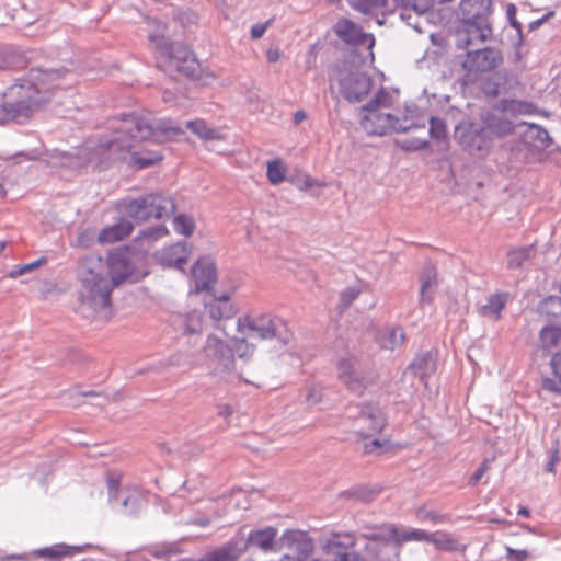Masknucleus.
<instances>
[{
	"instance_id": "37998d69",
	"label": "nucleus",
	"mask_w": 561,
	"mask_h": 561,
	"mask_svg": "<svg viewBox=\"0 0 561 561\" xmlns=\"http://www.w3.org/2000/svg\"><path fill=\"white\" fill-rule=\"evenodd\" d=\"M242 496V492H238L236 494H232L230 496L222 497L217 504L220 503L224 504L225 508L221 513H216L218 517H222L227 515L230 512V507H237L240 503V497Z\"/></svg>"
},
{
	"instance_id": "6ab92c4d",
	"label": "nucleus",
	"mask_w": 561,
	"mask_h": 561,
	"mask_svg": "<svg viewBox=\"0 0 561 561\" xmlns=\"http://www.w3.org/2000/svg\"><path fill=\"white\" fill-rule=\"evenodd\" d=\"M388 530V525L377 526L374 528H369L366 533L362 534V538H364L367 542L364 547L366 557L371 560H377L380 558L382 550L386 546L392 541L391 537L383 538L382 535H386Z\"/></svg>"
},
{
	"instance_id": "603ef678",
	"label": "nucleus",
	"mask_w": 561,
	"mask_h": 561,
	"mask_svg": "<svg viewBox=\"0 0 561 561\" xmlns=\"http://www.w3.org/2000/svg\"><path fill=\"white\" fill-rule=\"evenodd\" d=\"M41 261H35L20 267H16L10 272L11 277H18L39 266Z\"/></svg>"
},
{
	"instance_id": "e2e57ef3",
	"label": "nucleus",
	"mask_w": 561,
	"mask_h": 561,
	"mask_svg": "<svg viewBox=\"0 0 561 561\" xmlns=\"http://www.w3.org/2000/svg\"><path fill=\"white\" fill-rule=\"evenodd\" d=\"M218 414L227 419L232 414V409L229 405H220L218 408Z\"/></svg>"
},
{
	"instance_id": "f03ea898",
	"label": "nucleus",
	"mask_w": 561,
	"mask_h": 561,
	"mask_svg": "<svg viewBox=\"0 0 561 561\" xmlns=\"http://www.w3.org/2000/svg\"><path fill=\"white\" fill-rule=\"evenodd\" d=\"M78 275L82 311L88 310L100 317L108 313L114 287L124 280L137 282L140 278L134 271L128 253L121 250L110 253L106 265L100 256H85L79 264Z\"/></svg>"
},
{
	"instance_id": "bb28decb",
	"label": "nucleus",
	"mask_w": 561,
	"mask_h": 561,
	"mask_svg": "<svg viewBox=\"0 0 561 561\" xmlns=\"http://www.w3.org/2000/svg\"><path fill=\"white\" fill-rule=\"evenodd\" d=\"M377 343L383 350L393 351L405 341V333L401 327H386L377 334Z\"/></svg>"
},
{
	"instance_id": "ddd939ff",
	"label": "nucleus",
	"mask_w": 561,
	"mask_h": 561,
	"mask_svg": "<svg viewBox=\"0 0 561 561\" xmlns=\"http://www.w3.org/2000/svg\"><path fill=\"white\" fill-rule=\"evenodd\" d=\"M108 502L119 501L118 512L131 515L137 512L144 501V494L137 486L119 490V478L113 473L107 478Z\"/></svg>"
},
{
	"instance_id": "f3484780",
	"label": "nucleus",
	"mask_w": 561,
	"mask_h": 561,
	"mask_svg": "<svg viewBox=\"0 0 561 561\" xmlns=\"http://www.w3.org/2000/svg\"><path fill=\"white\" fill-rule=\"evenodd\" d=\"M339 379L355 393H360L365 388V381L357 367V362L353 356H346L340 359L337 364Z\"/></svg>"
},
{
	"instance_id": "680f3d73",
	"label": "nucleus",
	"mask_w": 561,
	"mask_h": 561,
	"mask_svg": "<svg viewBox=\"0 0 561 561\" xmlns=\"http://www.w3.org/2000/svg\"><path fill=\"white\" fill-rule=\"evenodd\" d=\"M266 58L270 62H276L280 58L278 48H270L266 53Z\"/></svg>"
},
{
	"instance_id": "052dcab7",
	"label": "nucleus",
	"mask_w": 561,
	"mask_h": 561,
	"mask_svg": "<svg viewBox=\"0 0 561 561\" xmlns=\"http://www.w3.org/2000/svg\"><path fill=\"white\" fill-rule=\"evenodd\" d=\"M306 400L310 403H317L320 401V394L316 388H311L308 390Z\"/></svg>"
},
{
	"instance_id": "aec40b11",
	"label": "nucleus",
	"mask_w": 561,
	"mask_h": 561,
	"mask_svg": "<svg viewBox=\"0 0 561 561\" xmlns=\"http://www.w3.org/2000/svg\"><path fill=\"white\" fill-rule=\"evenodd\" d=\"M170 323L182 335L199 334L203 330V316L197 310L174 313L170 318Z\"/></svg>"
},
{
	"instance_id": "4c0bfd02",
	"label": "nucleus",
	"mask_w": 561,
	"mask_h": 561,
	"mask_svg": "<svg viewBox=\"0 0 561 561\" xmlns=\"http://www.w3.org/2000/svg\"><path fill=\"white\" fill-rule=\"evenodd\" d=\"M540 312L547 318L561 321V296H550L540 305Z\"/></svg>"
},
{
	"instance_id": "a878e982",
	"label": "nucleus",
	"mask_w": 561,
	"mask_h": 561,
	"mask_svg": "<svg viewBox=\"0 0 561 561\" xmlns=\"http://www.w3.org/2000/svg\"><path fill=\"white\" fill-rule=\"evenodd\" d=\"M383 538L391 537L392 541L398 546H402L408 541H426L428 539V533L421 529H403L398 528L394 525H388V530Z\"/></svg>"
},
{
	"instance_id": "393cba45",
	"label": "nucleus",
	"mask_w": 561,
	"mask_h": 561,
	"mask_svg": "<svg viewBox=\"0 0 561 561\" xmlns=\"http://www.w3.org/2000/svg\"><path fill=\"white\" fill-rule=\"evenodd\" d=\"M133 224L126 218H121L114 225L103 228L98 240L102 244L114 243L129 236Z\"/></svg>"
},
{
	"instance_id": "5fc2aeb1",
	"label": "nucleus",
	"mask_w": 561,
	"mask_h": 561,
	"mask_svg": "<svg viewBox=\"0 0 561 561\" xmlns=\"http://www.w3.org/2000/svg\"><path fill=\"white\" fill-rule=\"evenodd\" d=\"M430 122H431L430 134L434 138H437V139L442 138V136L444 135V128H443L442 122L437 121L435 118H431Z\"/></svg>"
},
{
	"instance_id": "7c9ffc66",
	"label": "nucleus",
	"mask_w": 561,
	"mask_h": 561,
	"mask_svg": "<svg viewBox=\"0 0 561 561\" xmlns=\"http://www.w3.org/2000/svg\"><path fill=\"white\" fill-rule=\"evenodd\" d=\"M552 378L546 377L542 379V390L551 393H561V353H557L550 360Z\"/></svg>"
},
{
	"instance_id": "864d4df0",
	"label": "nucleus",
	"mask_w": 561,
	"mask_h": 561,
	"mask_svg": "<svg viewBox=\"0 0 561 561\" xmlns=\"http://www.w3.org/2000/svg\"><path fill=\"white\" fill-rule=\"evenodd\" d=\"M270 24H271V21H266L265 23L254 24L251 28L252 38H254V39L261 38L264 35V33L266 32Z\"/></svg>"
},
{
	"instance_id": "e433bc0d",
	"label": "nucleus",
	"mask_w": 561,
	"mask_h": 561,
	"mask_svg": "<svg viewBox=\"0 0 561 561\" xmlns=\"http://www.w3.org/2000/svg\"><path fill=\"white\" fill-rule=\"evenodd\" d=\"M427 542H432L438 549L455 551L460 547L459 541L449 534L446 533H434L428 534Z\"/></svg>"
},
{
	"instance_id": "c9c22d12",
	"label": "nucleus",
	"mask_w": 561,
	"mask_h": 561,
	"mask_svg": "<svg viewBox=\"0 0 561 561\" xmlns=\"http://www.w3.org/2000/svg\"><path fill=\"white\" fill-rule=\"evenodd\" d=\"M248 336L232 339V354L237 355L239 359L249 360L253 357L255 345L248 342Z\"/></svg>"
},
{
	"instance_id": "69168bd1",
	"label": "nucleus",
	"mask_w": 561,
	"mask_h": 561,
	"mask_svg": "<svg viewBox=\"0 0 561 561\" xmlns=\"http://www.w3.org/2000/svg\"><path fill=\"white\" fill-rule=\"evenodd\" d=\"M515 11H516V9H515V7L513 4H510L507 7V15L510 16V19L512 21V25L514 27H519V24L516 21H513V16L515 15Z\"/></svg>"
},
{
	"instance_id": "49530a36",
	"label": "nucleus",
	"mask_w": 561,
	"mask_h": 561,
	"mask_svg": "<svg viewBox=\"0 0 561 561\" xmlns=\"http://www.w3.org/2000/svg\"><path fill=\"white\" fill-rule=\"evenodd\" d=\"M493 459H484L480 467L474 471V473L470 477L469 483L471 485H476L484 476V473L490 469V465Z\"/></svg>"
},
{
	"instance_id": "2eb2a0df",
	"label": "nucleus",
	"mask_w": 561,
	"mask_h": 561,
	"mask_svg": "<svg viewBox=\"0 0 561 561\" xmlns=\"http://www.w3.org/2000/svg\"><path fill=\"white\" fill-rule=\"evenodd\" d=\"M489 130L469 122L456 126L455 138L469 152H483L489 148Z\"/></svg>"
},
{
	"instance_id": "20e7f679",
	"label": "nucleus",
	"mask_w": 561,
	"mask_h": 561,
	"mask_svg": "<svg viewBox=\"0 0 561 561\" xmlns=\"http://www.w3.org/2000/svg\"><path fill=\"white\" fill-rule=\"evenodd\" d=\"M392 103L393 95L380 89L363 107L360 125L367 134L382 136L390 131L407 133L413 128H425L426 117L415 106H407L398 115L388 111Z\"/></svg>"
},
{
	"instance_id": "4be33fe9",
	"label": "nucleus",
	"mask_w": 561,
	"mask_h": 561,
	"mask_svg": "<svg viewBox=\"0 0 561 561\" xmlns=\"http://www.w3.org/2000/svg\"><path fill=\"white\" fill-rule=\"evenodd\" d=\"M205 308L209 317L215 321L229 320L238 312V308L227 294L214 297L209 302L205 304Z\"/></svg>"
},
{
	"instance_id": "f257e3e1",
	"label": "nucleus",
	"mask_w": 561,
	"mask_h": 561,
	"mask_svg": "<svg viewBox=\"0 0 561 561\" xmlns=\"http://www.w3.org/2000/svg\"><path fill=\"white\" fill-rule=\"evenodd\" d=\"M181 128L170 121H158L149 114H130L112 124V131L94 148L84 146L73 153L54 151L51 164L70 169L91 165L106 168L111 162L122 161L129 167L144 169L162 159L157 151L142 150L141 142L161 141L167 135H178Z\"/></svg>"
},
{
	"instance_id": "412c9836",
	"label": "nucleus",
	"mask_w": 561,
	"mask_h": 561,
	"mask_svg": "<svg viewBox=\"0 0 561 561\" xmlns=\"http://www.w3.org/2000/svg\"><path fill=\"white\" fill-rule=\"evenodd\" d=\"M190 253L191 249L186 242H178L163 248L158 252L157 257L164 266L182 268Z\"/></svg>"
},
{
	"instance_id": "c756f323",
	"label": "nucleus",
	"mask_w": 561,
	"mask_h": 561,
	"mask_svg": "<svg viewBox=\"0 0 561 561\" xmlns=\"http://www.w3.org/2000/svg\"><path fill=\"white\" fill-rule=\"evenodd\" d=\"M508 295L506 293H495L491 295L486 302L481 306L480 313L492 320L496 321L501 318V311L507 304Z\"/></svg>"
},
{
	"instance_id": "bf43d9fd",
	"label": "nucleus",
	"mask_w": 561,
	"mask_h": 561,
	"mask_svg": "<svg viewBox=\"0 0 561 561\" xmlns=\"http://www.w3.org/2000/svg\"><path fill=\"white\" fill-rule=\"evenodd\" d=\"M19 156H24L27 160H35L41 158L42 151L38 148H34L28 151L20 152Z\"/></svg>"
},
{
	"instance_id": "5701e85b",
	"label": "nucleus",
	"mask_w": 561,
	"mask_h": 561,
	"mask_svg": "<svg viewBox=\"0 0 561 561\" xmlns=\"http://www.w3.org/2000/svg\"><path fill=\"white\" fill-rule=\"evenodd\" d=\"M436 352L427 351L417 355L409 366L408 370L417 376L426 386L427 383L425 379L436 370Z\"/></svg>"
},
{
	"instance_id": "a19ab883",
	"label": "nucleus",
	"mask_w": 561,
	"mask_h": 561,
	"mask_svg": "<svg viewBox=\"0 0 561 561\" xmlns=\"http://www.w3.org/2000/svg\"><path fill=\"white\" fill-rule=\"evenodd\" d=\"M174 230L178 233L184 234L186 237L191 236L195 229V224L192 217L186 215H179L173 220Z\"/></svg>"
},
{
	"instance_id": "c85d7f7f",
	"label": "nucleus",
	"mask_w": 561,
	"mask_h": 561,
	"mask_svg": "<svg viewBox=\"0 0 561 561\" xmlns=\"http://www.w3.org/2000/svg\"><path fill=\"white\" fill-rule=\"evenodd\" d=\"M348 4L363 14L381 12L382 14L393 12L391 0H347Z\"/></svg>"
},
{
	"instance_id": "423d86ee",
	"label": "nucleus",
	"mask_w": 561,
	"mask_h": 561,
	"mask_svg": "<svg viewBox=\"0 0 561 561\" xmlns=\"http://www.w3.org/2000/svg\"><path fill=\"white\" fill-rule=\"evenodd\" d=\"M491 0H460L456 16L459 25L455 32V45L466 46L478 39H490L492 26L489 15Z\"/></svg>"
},
{
	"instance_id": "8fccbe9b",
	"label": "nucleus",
	"mask_w": 561,
	"mask_h": 561,
	"mask_svg": "<svg viewBox=\"0 0 561 561\" xmlns=\"http://www.w3.org/2000/svg\"><path fill=\"white\" fill-rule=\"evenodd\" d=\"M506 557L510 561H526L529 558V552L525 549L517 550L506 547Z\"/></svg>"
},
{
	"instance_id": "0e129e2a",
	"label": "nucleus",
	"mask_w": 561,
	"mask_h": 561,
	"mask_svg": "<svg viewBox=\"0 0 561 561\" xmlns=\"http://www.w3.org/2000/svg\"><path fill=\"white\" fill-rule=\"evenodd\" d=\"M182 360V356L179 354L172 355L165 365L168 366H180Z\"/></svg>"
},
{
	"instance_id": "338daca9",
	"label": "nucleus",
	"mask_w": 561,
	"mask_h": 561,
	"mask_svg": "<svg viewBox=\"0 0 561 561\" xmlns=\"http://www.w3.org/2000/svg\"><path fill=\"white\" fill-rule=\"evenodd\" d=\"M13 66V61L4 58V55L2 51H0V69L1 68H7V67H12Z\"/></svg>"
},
{
	"instance_id": "de8ad7c7",
	"label": "nucleus",
	"mask_w": 561,
	"mask_h": 561,
	"mask_svg": "<svg viewBox=\"0 0 561 561\" xmlns=\"http://www.w3.org/2000/svg\"><path fill=\"white\" fill-rule=\"evenodd\" d=\"M489 127L497 135H507L513 130L512 123L506 119H499L497 124L493 121Z\"/></svg>"
},
{
	"instance_id": "3c124183",
	"label": "nucleus",
	"mask_w": 561,
	"mask_h": 561,
	"mask_svg": "<svg viewBox=\"0 0 561 561\" xmlns=\"http://www.w3.org/2000/svg\"><path fill=\"white\" fill-rule=\"evenodd\" d=\"M529 133L531 134L533 137L537 138L541 142L542 146H545V147L548 146V141H550V137L546 129H543L539 126H536V125H531L529 128Z\"/></svg>"
},
{
	"instance_id": "9d476101",
	"label": "nucleus",
	"mask_w": 561,
	"mask_h": 561,
	"mask_svg": "<svg viewBox=\"0 0 561 561\" xmlns=\"http://www.w3.org/2000/svg\"><path fill=\"white\" fill-rule=\"evenodd\" d=\"M386 425V420L381 410L375 404H366L360 408L354 416V433L362 439H369L364 444V451L367 454H381L387 439L374 438Z\"/></svg>"
},
{
	"instance_id": "b1692460",
	"label": "nucleus",
	"mask_w": 561,
	"mask_h": 561,
	"mask_svg": "<svg viewBox=\"0 0 561 561\" xmlns=\"http://www.w3.org/2000/svg\"><path fill=\"white\" fill-rule=\"evenodd\" d=\"M276 537V530L272 527H267L264 529L251 531L248 539H244L243 537H237L233 538L228 543H236L238 541H243L245 543V550L248 547L255 546L262 550H270L273 547L274 539Z\"/></svg>"
},
{
	"instance_id": "6e6d98bb",
	"label": "nucleus",
	"mask_w": 561,
	"mask_h": 561,
	"mask_svg": "<svg viewBox=\"0 0 561 561\" xmlns=\"http://www.w3.org/2000/svg\"><path fill=\"white\" fill-rule=\"evenodd\" d=\"M165 554H167V552L163 549L150 548L149 550H147V552L144 556H141V559L144 561H150L149 557H152V558H156L157 560L161 561L164 559Z\"/></svg>"
},
{
	"instance_id": "09e8293b",
	"label": "nucleus",
	"mask_w": 561,
	"mask_h": 561,
	"mask_svg": "<svg viewBox=\"0 0 561 561\" xmlns=\"http://www.w3.org/2000/svg\"><path fill=\"white\" fill-rule=\"evenodd\" d=\"M359 295V289L356 287H348L341 293V304L347 308Z\"/></svg>"
},
{
	"instance_id": "774afa93",
	"label": "nucleus",
	"mask_w": 561,
	"mask_h": 561,
	"mask_svg": "<svg viewBox=\"0 0 561 561\" xmlns=\"http://www.w3.org/2000/svg\"><path fill=\"white\" fill-rule=\"evenodd\" d=\"M304 119H306V113L302 112V111H298L296 112L295 114V123L296 124H299L300 122H302Z\"/></svg>"
},
{
	"instance_id": "72a5a7b5",
	"label": "nucleus",
	"mask_w": 561,
	"mask_h": 561,
	"mask_svg": "<svg viewBox=\"0 0 561 561\" xmlns=\"http://www.w3.org/2000/svg\"><path fill=\"white\" fill-rule=\"evenodd\" d=\"M186 127L193 134L205 140H217L222 138L219 129L209 127L203 119L188 121L186 123Z\"/></svg>"
},
{
	"instance_id": "39448f33",
	"label": "nucleus",
	"mask_w": 561,
	"mask_h": 561,
	"mask_svg": "<svg viewBox=\"0 0 561 561\" xmlns=\"http://www.w3.org/2000/svg\"><path fill=\"white\" fill-rule=\"evenodd\" d=\"M148 39L156 48L159 67L167 73L192 76L197 68L193 53L181 43H170L164 37L165 24L154 19H147Z\"/></svg>"
},
{
	"instance_id": "4d7b16f0",
	"label": "nucleus",
	"mask_w": 561,
	"mask_h": 561,
	"mask_svg": "<svg viewBox=\"0 0 561 561\" xmlns=\"http://www.w3.org/2000/svg\"><path fill=\"white\" fill-rule=\"evenodd\" d=\"M427 140L426 139H412L409 145L405 147L408 150H421L427 147Z\"/></svg>"
},
{
	"instance_id": "1a4fd4ad",
	"label": "nucleus",
	"mask_w": 561,
	"mask_h": 561,
	"mask_svg": "<svg viewBox=\"0 0 561 561\" xmlns=\"http://www.w3.org/2000/svg\"><path fill=\"white\" fill-rule=\"evenodd\" d=\"M238 333L260 340L277 339L283 345L291 340L286 323L272 313L245 314L237 320Z\"/></svg>"
},
{
	"instance_id": "ea45409f",
	"label": "nucleus",
	"mask_w": 561,
	"mask_h": 561,
	"mask_svg": "<svg viewBox=\"0 0 561 561\" xmlns=\"http://www.w3.org/2000/svg\"><path fill=\"white\" fill-rule=\"evenodd\" d=\"M436 272L432 266L426 267L421 275L420 300L421 302L430 301L431 296L428 289L435 284Z\"/></svg>"
},
{
	"instance_id": "f704fd0d",
	"label": "nucleus",
	"mask_w": 561,
	"mask_h": 561,
	"mask_svg": "<svg viewBox=\"0 0 561 561\" xmlns=\"http://www.w3.org/2000/svg\"><path fill=\"white\" fill-rule=\"evenodd\" d=\"M534 255L535 250L533 245L512 249L507 253V266L508 268H519L524 262L530 260Z\"/></svg>"
},
{
	"instance_id": "a211bd4d",
	"label": "nucleus",
	"mask_w": 561,
	"mask_h": 561,
	"mask_svg": "<svg viewBox=\"0 0 561 561\" xmlns=\"http://www.w3.org/2000/svg\"><path fill=\"white\" fill-rule=\"evenodd\" d=\"M194 287L192 291L207 290L216 282L217 273L215 263L210 259H201L192 267Z\"/></svg>"
},
{
	"instance_id": "a18cd8bd",
	"label": "nucleus",
	"mask_w": 561,
	"mask_h": 561,
	"mask_svg": "<svg viewBox=\"0 0 561 561\" xmlns=\"http://www.w3.org/2000/svg\"><path fill=\"white\" fill-rule=\"evenodd\" d=\"M376 493H377V491L368 490L365 488L355 489L353 491L347 492V494L350 496H353L362 502H370L374 499Z\"/></svg>"
},
{
	"instance_id": "58836bf2",
	"label": "nucleus",
	"mask_w": 561,
	"mask_h": 561,
	"mask_svg": "<svg viewBox=\"0 0 561 561\" xmlns=\"http://www.w3.org/2000/svg\"><path fill=\"white\" fill-rule=\"evenodd\" d=\"M286 171V165L280 159H275L267 162L266 176L268 181L274 185L284 181Z\"/></svg>"
},
{
	"instance_id": "0eeeda50",
	"label": "nucleus",
	"mask_w": 561,
	"mask_h": 561,
	"mask_svg": "<svg viewBox=\"0 0 561 561\" xmlns=\"http://www.w3.org/2000/svg\"><path fill=\"white\" fill-rule=\"evenodd\" d=\"M489 39H478L466 46L455 45L458 54L457 59L463 71V82L466 84L477 82L482 75L495 70L502 62V53L494 47H481Z\"/></svg>"
},
{
	"instance_id": "9b49d317",
	"label": "nucleus",
	"mask_w": 561,
	"mask_h": 561,
	"mask_svg": "<svg viewBox=\"0 0 561 561\" xmlns=\"http://www.w3.org/2000/svg\"><path fill=\"white\" fill-rule=\"evenodd\" d=\"M331 89L337 88L350 102L360 101L371 89V79L346 62L336 65L330 75Z\"/></svg>"
},
{
	"instance_id": "79ce46f5",
	"label": "nucleus",
	"mask_w": 561,
	"mask_h": 561,
	"mask_svg": "<svg viewBox=\"0 0 561 561\" xmlns=\"http://www.w3.org/2000/svg\"><path fill=\"white\" fill-rule=\"evenodd\" d=\"M75 547H66V546H54L49 548H44L38 550V556L44 558H49L51 560H58L62 556H70L72 550H76Z\"/></svg>"
},
{
	"instance_id": "4468645a",
	"label": "nucleus",
	"mask_w": 561,
	"mask_h": 561,
	"mask_svg": "<svg viewBox=\"0 0 561 561\" xmlns=\"http://www.w3.org/2000/svg\"><path fill=\"white\" fill-rule=\"evenodd\" d=\"M355 545L356 538L351 533L333 534L321 541L322 551L330 558V561H366L359 553L347 551Z\"/></svg>"
},
{
	"instance_id": "dca6fc26",
	"label": "nucleus",
	"mask_w": 561,
	"mask_h": 561,
	"mask_svg": "<svg viewBox=\"0 0 561 561\" xmlns=\"http://www.w3.org/2000/svg\"><path fill=\"white\" fill-rule=\"evenodd\" d=\"M337 36L345 43L364 48L369 55H373L371 48L375 38L371 34L364 33L357 25L350 20H341L335 26Z\"/></svg>"
},
{
	"instance_id": "2f4dec72",
	"label": "nucleus",
	"mask_w": 561,
	"mask_h": 561,
	"mask_svg": "<svg viewBox=\"0 0 561 561\" xmlns=\"http://www.w3.org/2000/svg\"><path fill=\"white\" fill-rule=\"evenodd\" d=\"M168 234V229L164 226L150 227L141 230L135 239V247L142 252H147L152 242Z\"/></svg>"
},
{
	"instance_id": "473e14b6",
	"label": "nucleus",
	"mask_w": 561,
	"mask_h": 561,
	"mask_svg": "<svg viewBox=\"0 0 561 561\" xmlns=\"http://www.w3.org/2000/svg\"><path fill=\"white\" fill-rule=\"evenodd\" d=\"M561 344V328L557 325H547L540 330L539 345L545 351L558 347Z\"/></svg>"
},
{
	"instance_id": "c03bdc74",
	"label": "nucleus",
	"mask_w": 561,
	"mask_h": 561,
	"mask_svg": "<svg viewBox=\"0 0 561 561\" xmlns=\"http://www.w3.org/2000/svg\"><path fill=\"white\" fill-rule=\"evenodd\" d=\"M416 518L421 522H432L439 523L443 520V517L436 514L433 511L427 510L426 507H420L416 511Z\"/></svg>"
},
{
	"instance_id": "7ed1b4c3",
	"label": "nucleus",
	"mask_w": 561,
	"mask_h": 561,
	"mask_svg": "<svg viewBox=\"0 0 561 561\" xmlns=\"http://www.w3.org/2000/svg\"><path fill=\"white\" fill-rule=\"evenodd\" d=\"M68 70L32 68L21 83L11 85L0 105V125L10 121L26 122L42 104L48 102L51 90L61 85Z\"/></svg>"
},
{
	"instance_id": "cd10ccee",
	"label": "nucleus",
	"mask_w": 561,
	"mask_h": 561,
	"mask_svg": "<svg viewBox=\"0 0 561 561\" xmlns=\"http://www.w3.org/2000/svg\"><path fill=\"white\" fill-rule=\"evenodd\" d=\"M244 552L245 543L243 541L226 543L219 549L207 554L202 561H237Z\"/></svg>"
},
{
	"instance_id": "13d9d810",
	"label": "nucleus",
	"mask_w": 561,
	"mask_h": 561,
	"mask_svg": "<svg viewBox=\"0 0 561 561\" xmlns=\"http://www.w3.org/2000/svg\"><path fill=\"white\" fill-rule=\"evenodd\" d=\"M560 461V458L558 456V451H553L551 454V457H550V460L548 461V463L546 465V470L548 472H551L553 473L556 471V467L558 465V462Z\"/></svg>"
},
{
	"instance_id": "6e6552de",
	"label": "nucleus",
	"mask_w": 561,
	"mask_h": 561,
	"mask_svg": "<svg viewBox=\"0 0 561 561\" xmlns=\"http://www.w3.org/2000/svg\"><path fill=\"white\" fill-rule=\"evenodd\" d=\"M203 353L210 374L227 382H250L243 371H238L231 347L215 334H209L203 346Z\"/></svg>"
},
{
	"instance_id": "f8f14e48",
	"label": "nucleus",
	"mask_w": 561,
	"mask_h": 561,
	"mask_svg": "<svg viewBox=\"0 0 561 561\" xmlns=\"http://www.w3.org/2000/svg\"><path fill=\"white\" fill-rule=\"evenodd\" d=\"M174 203L170 197L150 193L148 195L123 201L121 211L136 222H142L150 218H163L174 211Z\"/></svg>"
}]
</instances>
